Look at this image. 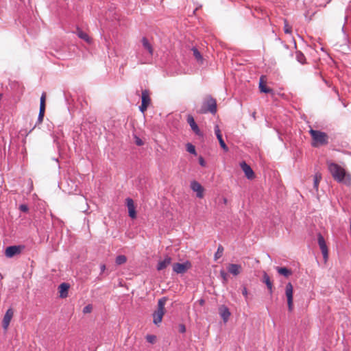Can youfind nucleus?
<instances>
[{
	"label": "nucleus",
	"instance_id": "40",
	"mask_svg": "<svg viewBox=\"0 0 351 351\" xmlns=\"http://www.w3.org/2000/svg\"><path fill=\"white\" fill-rule=\"evenodd\" d=\"M199 163L202 167L206 166V162H205L204 159L203 158V157L200 156L199 158Z\"/></svg>",
	"mask_w": 351,
	"mask_h": 351
},
{
	"label": "nucleus",
	"instance_id": "25",
	"mask_svg": "<svg viewBox=\"0 0 351 351\" xmlns=\"http://www.w3.org/2000/svg\"><path fill=\"white\" fill-rule=\"evenodd\" d=\"M223 250H224L223 247L221 245H219L218 246L217 252H215V254L214 255L215 260H217L222 256Z\"/></svg>",
	"mask_w": 351,
	"mask_h": 351
},
{
	"label": "nucleus",
	"instance_id": "35",
	"mask_svg": "<svg viewBox=\"0 0 351 351\" xmlns=\"http://www.w3.org/2000/svg\"><path fill=\"white\" fill-rule=\"evenodd\" d=\"M263 282L267 285L269 282H271V280H270V278H269V276L266 274V273H264L263 274Z\"/></svg>",
	"mask_w": 351,
	"mask_h": 351
},
{
	"label": "nucleus",
	"instance_id": "28",
	"mask_svg": "<svg viewBox=\"0 0 351 351\" xmlns=\"http://www.w3.org/2000/svg\"><path fill=\"white\" fill-rule=\"evenodd\" d=\"M127 261V258H126V256H124V255H119L117 256L116 258V263L117 265H122L123 263H125Z\"/></svg>",
	"mask_w": 351,
	"mask_h": 351
},
{
	"label": "nucleus",
	"instance_id": "23",
	"mask_svg": "<svg viewBox=\"0 0 351 351\" xmlns=\"http://www.w3.org/2000/svg\"><path fill=\"white\" fill-rule=\"evenodd\" d=\"M322 180V175L320 173H316L314 176V179H313V186H314V189L317 191L318 190V186H319V183L320 182V180Z\"/></svg>",
	"mask_w": 351,
	"mask_h": 351
},
{
	"label": "nucleus",
	"instance_id": "39",
	"mask_svg": "<svg viewBox=\"0 0 351 351\" xmlns=\"http://www.w3.org/2000/svg\"><path fill=\"white\" fill-rule=\"evenodd\" d=\"M40 105H45V93H44L41 95L40 101Z\"/></svg>",
	"mask_w": 351,
	"mask_h": 351
},
{
	"label": "nucleus",
	"instance_id": "14",
	"mask_svg": "<svg viewBox=\"0 0 351 351\" xmlns=\"http://www.w3.org/2000/svg\"><path fill=\"white\" fill-rule=\"evenodd\" d=\"M242 267L240 265L230 263L227 267L228 271L233 276L239 275L241 271Z\"/></svg>",
	"mask_w": 351,
	"mask_h": 351
},
{
	"label": "nucleus",
	"instance_id": "9",
	"mask_svg": "<svg viewBox=\"0 0 351 351\" xmlns=\"http://www.w3.org/2000/svg\"><path fill=\"white\" fill-rule=\"evenodd\" d=\"M191 189L196 192V196L198 198H202L204 196V188L197 181H192L191 182Z\"/></svg>",
	"mask_w": 351,
	"mask_h": 351
},
{
	"label": "nucleus",
	"instance_id": "47",
	"mask_svg": "<svg viewBox=\"0 0 351 351\" xmlns=\"http://www.w3.org/2000/svg\"><path fill=\"white\" fill-rule=\"evenodd\" d=\"M324 351H326V350H324Z\"/></svg>",
	"mask_w": 351,
	"mask_h": 351
},
{
	"label": "nucleus",
	"instance_id": "33",
	"mask_svg": "<svg viewBox=\"0 0 351 351\" xmlns=\"http://www.w3.org/2000/svg\"><path fill=\"white\" fill-rule=\"evenodd\" d=\"M220 276L223 280V283L226 282L228 280V275H227L226 272L224 270H221Z\"/></svg>",
	"mask_w": 351,
	"mask_h": 351
},
{
	"label": "nucleus",
	"instance_id": "8",
	"mask_svg": "<svg viewBox=\"0 0 351 351\" xmlns=\"http://www.w3.org/2000/svg\"><path fill=\"white\" fill-rule=\"evenodd\" d=\"M317 242H318L319 248L322 251L324 258L327 259L328 256V248H327L324 238L323 237V236L321 234H318Z\"/></svg>",
	"mask_w": 351,
	"mask_h": 351
},
{
	"label": "nucleus",
	"instance_id": "29",
	"mask_svg": "<svg viewBox=\"0 0 351 351\" xmlns=\"http://www.w3.org/2000/svg\"><path fill=\"white\" fill-rule=\"evenodd\" d=\"M186 151L191 154H193V155L197 154L195 146L190 143H188L186 144Z\"/></svg>",
	"mask_w": 351,
	"mask_h": 351
},
{
	"label": "nucleus",
	"instance_id": "22",
	"mask_svg": "<svg viewBox=\"0 0 351 351\" xmlns=\"http://www.w3.org/2000/svg\"><path fill=\"white\" fill-rule=\"evenodd\" d=\"M193 53L195 59L197 62L202 63L203 62V57L201 53L198 51V49L195 47H193L192 49Z\"/></svg>",
	"mask_w": 351,
	"mask_h": 351
},
{
	"label": "nucleus",
	"instance_id": "21",
	"mask_svg": "<svg viewBox=\"0 0 351 351\" xmlns=\"http://www.w3.org/2000/svg\"><path fill=\"white\" fill-rule=\"evenodd\" d=\"M77 35L78 36L79 38H80L81 39H83L88 43H90L91 42V39L88 36V35L80 29H77Z\"/></svg>",
	"mask_w": 351,
	"mask_h": 351
},
{
	"label": "nucleus",
	"instance_id": "7",
	"mask_svg": "<svg viewBox=\"0 0 351 351\" xmlns=\"http://www.w3.org/2000/svg\"><path fill=\"white\" fill-rule=\"evenodd\" d=\"M151 99L149 97V93L147 90L142 91L141 94V104L139 106V110L141 112H144L148 108L150 104Z\"/></svg>",
	"mask_w": 351,
	"mask_h": 351
},
{
	"label": "nucleus",
	"instance_id": "19",
	"mask_svg": "<svg viewBox=\"0 0 351 351\" xmlns=\"http://www.w3.org/2000/svg\"><path fill=\"white\" fill-rule=\"evenodd\" d=\"M141 42L144 49L148 51L149 56L152 57L154 52V49L152 45L149 43L148 40L145 37H143L142 38Z\"/></svg>",
	"mask_w": 351,
	"mask_h": 351
},
{
	"label": "nucleus",
	"instance_id": "46",
	"mask_svg": "<svg viewBox=\"0 0 351 351\" xmlns=\"http://www.w3.org/2000/svg\"><path fill=\"white\" fill-rule=\"evenodd\" d=\"M252 117L255 119V118H256V112H253Z\"/></svg>",
	"mask_w": 351,
	"mask_h": 351
},
{
	"label": "nucleus",
	"instance_id": "32",
	"mask_svg": "<svg viewBox=\"0 0 351 351\" xmlns=\"http://www.w3.org/2000/svg\"><path fill=\"white\" fill-rule=\"evenodd\" d=\"M215 133L217 136V138H221L222 137V135L221 134L220 129L217 125L215 126Z\"/></svg>",
	"mask_w": 351,
	"mask_h": 351
},
{
	"label": "nucleus",
	"instance_id": "30",
	"mask_svg": "<svg viewBox=\"0 0 351 351\" xmlns=\"http://www.w3.org/2000/svg\"><path fill=\"white\" fill-rule=\"evenodd\" d=\"M146 340L150 343H154L156 341V337L154 335H147L146 336Z\"/></svg>",
	"mask_w": 351,
	"mask_h": 351
},
{
	"label": "nucleus",
	"instance_id": "27",
	"mask_svg": "<svg viewBox=\"0 0 351 351\" xmlns=\"http://www.w3.org/2000/svg\"><path fill=\"white\" fill-rule=\"evenodd\" d=\"M284 32L287 34H291L292 33V27L289 25L287 19L284 20Z\"/></svg>",
	"mask_w": 351,
	"mask_h": 351
},
{
	"label": "nucleus",
	"instance_id": "5",
	"mask_svg": "<svg viewBox=\"0 0 351 351\" xmlns=\"http://www.w3.org/2000/svg\"><path fill=\"white\" fill-rule=\"evenodd\" d=\"M293 288L292 284L291 282H288L285 287V295L287 299L288 310L290 312L293 309Z\"/></svg>",
	"mask_w": 351,
	"mask_h": 351
},
{
	"label": "nucleus",
	"instance_id": "34",
	"mask_svg": "<svg viewBox=\"0 0 351 351\" xmlns=\"http://www.w3.org/2000/svg\"><path fill=\"white\" fill-rule=\"evenodd\" d=\"M93 309V306L91 304H88L86 305V306L84 307L83 308V313H89L91 312Z\"/></svg>",
	"mask_w": 351,
	"mask_h": 351
},
{
	"label": "nucleus",
	"instance_id": "2",
	"mask_svg": "<svg viewBox=\"0 0 351 351\" xmlns=\"http://www.w3.org/2000/svg\"><path fill=\"white\" fill-rule=\"evenodd\" d=\"M309 133L313 139L312 145L313 147L324 145L328 143V136L326 133L313 129H311Z\"/></svg>",
	"mask_w": 351,
	"mask_h": 351
},
{
	"label": "nucleus",
	"instance_id": "12",
	"mask_svg": "<svg viewBox=\"0 0 351 351\" xmlns=\"http://www.w3.org/2000/svg\"><path fill=\"white\" fill-rule=\"evenodd\" d=\"M240 167L248 179H252L254 178V173L252 169L245 161L240 163Z\"/></svg>",
	"mask_w": 351,
	"mask_h": 351
},
{
	"label": "nucleus",
	"instance_id": "1",
	"mask_svg": "<svg viewBox=\"0 0 351 351\" xmlns=\"http://www.w3.org/2000/svg\"><path fill=\"white\" fill-rule=\"evenodd\" d=\"M327 165L328 170L335 180L346 186H351V176L342 167L332 161H327Z\"/></svg>",
	"mask_w": 351,
	"mask_h": 351
},
{
	"label": "nucleus",
	"instance_id": "16",
	"mask_svg": "<svg viewBox=\"0 0 351 351\" xmlns=\"http://www.w3.org/2000/svg\"><path fill=\"white\" fill-rule=\"evenodd\" d=\"M69 289V285L66 282L61 283L59 287V293L61 298H65L68 296V291Z\"/></svg>",
	"mask_w": 351,
	"mask_h": 351
},
{
	"label": "nucleus",
	"instance_id": "36",
	"mask_svg": "<svg viewBox=\"0 0 351 351\" xmlns=\"http://www.w3.org/2000/svg\"><path fill=\"white\" fill-rule=\"evenodd\" d=\"M178 329L179 332L181 333H184L186 332V327L183 324H179Z\"/></svg>",
	"mask_w": 351,
	"mask_h": 351
},
{
	"label": "nucleus",
	"instance_id": "44",
	"mask_svg": "<svg viewBox=\"0 0 351 351\" xmlns=\"http://www.w3.org/2000/svg\"><path fill=\"white\" fill-rule=\"evenodd\" d=\"M266 285H267V289L269 290L270 293H272V287H273L272 282H271L267 284Z\"/></svg>",
	"mask_w": 351,
	"mask_h": 351
},
{
	"label": "nucleus",
	"instance_id": "11",
	"mask_svg": "<svg viewBox=\"0 0 351 351\" xmlns=\"http://www.w3.org/2000/svg\"><path fill=\"white\" fill-rule=\"evenodd\" d=\"M126 206L128 209V215L132 219H135L136 217V212L135 210V206L134 204V201L132 199L128 197L125 199Z\"/></svg>",
	"mask_w": 351,
	"mask_h": 351
},
{
	"label": "nucleus",
	"instance_id": "6",
	"mask_svg": "<svg viewBox=\"0 0 351 351\" xmlns=\"http://www.w3.org/2000/svg\"><path fill=\"white\" fill-rule=\"evenodd\" d=\"M191 267V262L189 261H186L182 263H174L173 265V271L178 274H181L185 273Z\"/></svg>",
	"mask_w": 351,
	"mask_h": 351
},
{
	"label": "nucleus",
	"instance_id": "15",
	"mask_svg": "<svg viewBox=\"0 0 351 351\" xmlns=\"http://www.w3.org/2000/svg\"><path fill=\"white\" fill-rule=\"evenodd\" d=\"M187 122L189 124L191 130L197 134V135H202V132L195 123L193 117L191 115H189L187 117Z\"/></svg>",
	"mask_w": 351,
	"mask_h": 351
},
{
	"label": "nucleus",
	"instance_id": "13",
	"mask_svg": "<svg viewBox=\"0 0 351 351\" xmlns=\"http://www.w3.org/2000/svg\"><path fill=\"white\" fill-rule=\"evenodd\" d=\"M13 311L12 308H9L7 310L4 317H3V329L5 330H7L9 324H10V322L11 321V319L13 316Z\"/></svg>",
	"mask_w": 351,
	"mask_h": 351
},
{
	"label": "nucleus",
	"instance_id": "31",
	"mask_svg": "<svg viewBox=\"0 0 351 351\" xmlns=\"http://www.w3.org/2000/svg\"><path fill=\"white\" fill-rule=\"evenodd\" d=\"M218 141H219V145L221 146V147L225 151V152H228V146L226 145V144L225 143L223 138L221 137V138H218Z\"/></svg>",
	"mask_w": 351,
	"mask_h": 351
},
{
	"label": "nucleus",
	"instance_id": "43",
	"mask_svg": "<svg viewBox=\"0 0 351 351\" xmlns=\"http://www.w3.org/2000/svg\"><path fill=\"white\" fill-rule=\"evenodd\" d=\"M247 289L245 287H243L242 289V294L247 298Z\"/></svg>",
	"mask_w": 351,
	"mask_h": 351
},
{
	"label": "nucleus",
	"instance_id": "45",
	"mask_svg": "<svg viewBox=\"0 0 351 351\" xmlns=\"http://www.w3.org/2000/svg\"><path fill=\"white\" fill-rule=\"evenodd\" d=\"M105 267H105V265H101V270L102 271H104Z\"/></svg>",
	"mask_w": 351,
	"mask_h": 351
},
{
	"label": "nucleus",
	"instance_id": "41",
	"mask_svg": "<svg viewBox=\"0 0 351 351\" xmlns=\"http://www.w3.org/2000/svg\"><path fill=\"white\" fill-rule=\"evenodd\" d=\"M45 105H40V104L39 113L45 114Z\"/></svg>",
	"mask_w": 351,
	"mask_h": 351
},
{
	"label": "nucleus",
	"instance_id": "3",
	"mask_svg": "<svg viewBox=\"0 0 351 351\" xmlns=\"http://www.w3.org/2000/svg\"><path fill=\"white\" fill-rule=\"evenodd\" d=\"M208 112L213 114H215L217 112V101L210 95L206 97L200 110L201 113H206Z\"/></svg>",
	"mask_w": 351,
	"mask_h": 351
},
{
	"label": "nucleus",
	"instance_id": "24",
	"mask_svg": "<svg viewBox=\"0 0 351 351\" xmlns=\"http://www.w3.org/2000/svg\"><path fill=\"white\" fill-rule=\"evenodd\" d=\"M259 88H260L261 92L265 93H269L272 91V90L271 88L267 87V86L263 84L261 78L260 83H259Z\"/></svg>",
	"mask_w": 351,
	"mask_h": 351
},
{
	"label": "nucleus",
	"instance_id": "26",
	"mask_svg": "<svg viewBox=\"0 0 351 351\" xmlns=\"http://www.w3.org/2000/svg\"><path fill=\"white\" fill-rule=\"evenodd\" d=\"M296 60L301 64H304L306 61L304 55L301 51L296 52Z\"/></svg>",
	"mask_w": 351,
	"mask_h": 351
},
{
	"label": "nucleus",
	"instance_id": "38",
	"mask_svg": "<svg viewBox=\"0 0 351 351\" xmlns=\"http://www.w3.org/2000/svg\"><path fill=\"white\" fill-rule=\"evenodd\" d=\"M19 209L22 212H27L28 210V206L26 204H21L19 206Z\"/></svg>",
	"mask_w": 351,
	"mask_h": 351
},
{
	"label": "nucleus",
	"instance_id": "37",
	"mask_svg": "<svg viewBox=\"0 0 351 351\" xmlns=\"http://www.w3.org/2000/svg\"><path fill=\"white\" fill-rule=\"evenodd\" d=\"M135 143L138 146L143 145V141L138 136H135Z\"/></svg>",
	"mask_w": 351,
	"mask_h": 351
},
{
	"label": "nucleus",
	"instance_id": "4",
	"mask_svg": "<svg viewBox=\"0 0 351 351\" xmlns=\"http://www.w3.org/2000/svg\"><path fill=\"white\" fill-rule=\"evenodd\" d=\"M167 298L163 297L158 302V308L153 313V322L154 324L158 325L162 322L163 315L165 314V306Z\"/></svg>",
	"mask_w": 351,
	"mask_h": 351
},
{
	"label": "nucleus",
	"instance_id": "42",
	"mask_svg": "<svg viewBox=\"0 0 351 351\" xmlns=\"http://www.w3.org/2000/svg\"><path fill=\"white\" fill-rule=\"evenodd\" d=\"M44 115H45V114H41V113L38 114V123H41L43 121Z\"/></svg>",
	"mask_w": 351,
	"mask_h": 351
},
{
	"label": "nucleus",
	"instance_id": "20",
	"mask_svg": "<svg viewBox=\"0 0 351 351\" xmlns=\"http://www.w3.org/2000/svg\"><path fill=\"white\" fill-rule=\"evenodd\" d=\"M276 270L279 274L282 275L285 277H289L292 274V271L287 267H277Z\"/></svg>",
	"mask_w": 351,
	"mask_h": 351
},
{
	"label": "nucleus",
	"instance_id": "10",
	"mask_svg": "<svg viewBox=\"0 0 351 351\" xmlns=\"http://www.w3.org/2000/svg\"><path fill=\"white\" fill-rule=\"evenodd\" d=\"M21 249L22 247L20 245H11L6 248L5 254L7 257L11 258L18 254H20Z\"/></svg>",
	"mask_w": 351,
	"mask_h": 351
},
{
	"label": "nucleus",
	"instance_id": "17",
	"mask_svg": "<svg viewBox=\"0 0 351 351\" xmlns=\"http://www.w3.org/2000/svg\"><path fill=\"white\" fill-rule=\"evenodd\" d=\"M219 314L224 322H226L228 320L231 315L230 310L226 306H221L219 308Z\"/></svg>",
	"mask_w": 351,
	"mask_h": 351
},
{
	"label": "nucleus",
	"instance_id": "18",
	"mask_svg": "<svg viewBox=\"0 0 351 351\" xmlns=\"http://www.w3.org/2000/svg\"><path fill=\"white\" fill-rule=\"evenodd\" d=\"M171 263V258L170 256H166L164 260L158 262L157 265V270L160 271L166 268Z\"/></svg>",
	"mask_w": 351,
	"mask_h": 351
}]
</instances>
